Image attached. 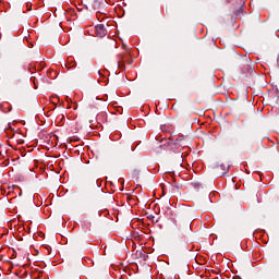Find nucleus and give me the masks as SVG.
<instances>
[{
  "mask_svg": "<svg viewBox=\"0 0 279 279\" xmlns=\"http://www.w3.org/2000/svg\"><path fill=\"white\" fill-rule=\"evenodd\" d=\"M92 5L94 10H97L99 12V14H106V5H108V3H106V0H94Z\"/></svg>",
  "mask_w": 279,
  "mask_h": 279,
  "instance_id": "2",
  "label": "nucleus"
},
{
  "mask_svg": "<svg viewBox=\"0 0 279 279\" xmlns=\"http://www.w3.org/2000/svg\"><path fill=\"white\" fill-rule=\"evenodd\" d=\"M95 32H96V36H98V38H104L105 36L108 35V31L106 29V25H104V24H98L95 27Z\"/></svg>",
  "mask_w": 279,
  "mask_h": 279,
  "instance_id": "4",
  "label": "nucleus"
},
{
  "mask_svg": "<svg viewBox=\"0 0 279 279\" xmlns=\"http://www.w3.org/2000/svg\"><path fill=\"white\" fill-rule=\"evenodd\" d=\"M165 215L167 219H170V221H173L174 223H177L175 219L182 217V210L171 209V207H167Z\"/></svg>",
  "mask_w": 279,
  "mask_h": 279,
  "instance_id": "1",
  "label": "nucleus"
},
{
  "mask_svg": "<svg viewBox=\"0 0 279 279\" xmlns=\"http://www.w3.org/2000/svg\"><path fill=\"white\" fill-rule=\"evenodd\" d=\"M245 2H243V0H241V2H240V7H239V12H241V8H243V4H244Z\"/></svg>",
  "mask_w": 279,
  "mask_h": 279,
  "instance_id": "5",
  "label": "nucleus"
},
{
  "mask_svg": "<svg viewBox=\"0 0 279 279\" xmlns=\"http://www.w3.org/2000/svg\"><path fill=\"white\" fill-rule=\"evenodd\" d=\"M179 158H180V161H182L183 159H182V153L181 154H179Z\"/></svg>",
  "mask_w": 279,
  "mask_h": 279,
  "instance_id": "6",
  "label": "nucleus"
},
{
  "mask_svg": "<svg viewBox=\"0 0 279 279\" xmlns=\"http://www.w3.org/2000/svg\"><path fill=\"white\" fill-rule=\"evenodd\" d=\"M125 62L128 64H132V62L130 61V53L120 54L118 57V66H119V69H123V66L125 65Z\"/></svg>",
  "mask_w": 279,
  "mask_h": 279,
  "instance_id": "3",
  "label": "nucleus"
}]
</instances>
